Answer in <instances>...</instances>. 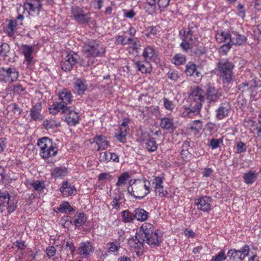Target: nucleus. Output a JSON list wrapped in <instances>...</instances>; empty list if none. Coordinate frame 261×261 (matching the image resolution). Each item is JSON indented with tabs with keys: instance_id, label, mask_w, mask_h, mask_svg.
Returning <instances> with one entry per match:
<instances>
[{
	"instance_id": "5701e85b",
	"label": "nucleus",
	"mask_w": 261,
	"mask_h": 261,
	"mask_svg": "<svg viewBox=\"0 0 261 261\" xmlns=\"http://www.w3.org/2000/svg\"><path fill=\"white\" fill-rule=\"evenodd\" d=\"M59 99L66 106L71 104L73 101L71 93L66 89H63L58 94Z\"/></svg>"
},
{
	"instance_id": "bb28decb",
	"label": "nucleus",
	"mask_w": 261,
	"mask_h": 261,
	"mask_svg": "<svg viewBox=\"0 0 261 261\" xmlns=\"http://www.w3.org/2000/svg\"><path fill=\"white\" fill-rule=\"evenodd\" d=\"M74 89L77 94H83L87 89L86 81L82 79H77L74 83Z\"/></svg>"
},
{
	"instance_id": "20e7f679",
	"label": "nucleus",
	"mask_w": 261,
	"mask_h": 261,
	"mask_svg": "<svg viewBox=\"0 0 261 261\" xmlns=\"http://www.w3.org/2000/svg\"><path fill=\"white\" fill-rule=\"evenodd\" d=\"M234 66L227 59H221L217 63V68L223 83L229 84L232 80V70Z\"/></svg>"
},
{
	"instance_id": "774afa93",
	"label": "nucleus",
	"mask_w": 261,
	"mask_h": 261,
	"mask_svg": "<svg viewBox=\"0 0 261 261\" xmlns=\"http://www.w3.org/2000/svg\"><path fill=\"white\" fill-rule=\"evenodd\" d=\"M47 255L49 257L54 256L56 252V249L54 246H49L46 249Z\"/></svg>"
},
{
	"instance_id": "aec40b11",
	"label": "nucleus",
	"mask_w": 261,
	"mask_h": 261,
	"mask_svg": "<svg viewBox=\"0 0 261 261\" xmlns=\"http://www.w3.org/2000/svg\"><path fill=\"white\" fill-rule=\"evenodd\" d=\"M142 56L145 61L151 60L156 62L158 59V55L151 46H147L143 50Z\"/></svg>"
},
{
	"instance_id": "69168bd1",
	"label": "nucleus",
	"mask_w": 261,
	"mask_h": 261,
	"mask_svg": "<svg viewBox=\"0 0 261 261\" xmlns=\"http://www.w3.org/2000/svg\"><path fill=\"white\" fill-rule=\"evenodd\" d=\"M99 161L100 162H108L110 161L109 152H103L100 153Z\"/></svg>"
},
{
	"instance_id": "49530a36",
	"label": "nucleus",
	"mask_w": 261,
	"mask_h": 261,
	"mask_svg": "<svg viewBox=\"0 0 261 261\" xmlns=\"http://www.w3.org/2000/svg\"><path fill=\"white\" fill-rule=\"evenodd\" d=\"M130 178L129 174L127 172H125L121 174L118 179L116 183L117 187H120L126 184L127 180Z\"/></svg>"
},
{
	"instance_id": "423d86ee",
	"label": "nucleus",
	"mask_w": 261,
	"mask_h": 261,
	"mask_svg": "<svg viewBox=\"0 0 261 261\" xmlns=\"http://www.w3.org/2000/svg\"><path fill=\"white\" fill-rule=\"evenodd\" d=\"M71 14L73 18L78 23H88L91 20L89 13H85L83 9L79 6L72 7Z\"/></svg>"
},
{
	"instance_id": "4468645a",
	"label": "nucleus",
	"mask_w": 261,
	"mask_h": 261,
	"mask_svg": "<svg viewBox=\"0 0 261 261\" xmlns=\"http://www.w3.org/2000/svg\"><path fill=\"white\" fill-rule=\"evenodd\" d=\"M94 251L93 245L89 241L81 243L77 248V254L83 258H87Z\"/></svg>"
},
{
	"instance_id": "6ab92c4d",
	"label": "nucleus",
	"mask_w": 261,
	"mask_h": 261,
	"mask_svg": "<svg viewBox=\"0 0 261 261\" xmlns=\"http://www.w3.org/2000/svg\"><path fill=\"white\" fill-rule=\"evenodd\" d=\"M230 111V107L229 103H222L216 111V117L218 120H222L228 116Z\"/></svg>"
},
{
	"instance_id": "c756f323",
	"label": "nucleus",
	"mask_w": 261,
	"mask_h": 261,
	"mask_svg": "<svg viewBox=\"0 0 261 261\" xmlns=\"http://www.w3.org/2000/svg\"><path fill=\"white\" fill-rule=\"evenodd\" d=\"M149 213L141 208H137L134 211V216L135 219L140 222H144L147 220Z\"/></svg>"
},
{
	"instance_id": "f3484780",
	"label": "nucleus",
	"mask_w": 261,
	"mask_h": 261,
	"mask_svg": "<svg viewBox=\"0 0 261 261\" xmlns=\"http://www.w3.org/2000/svg\"><path fill=\"white\" fill-rule=\"evenodd\" d=\"M212 200L210 197L204 196L197 199L195 203L198 209L203 212H207L211 208Z\"/></svg>"
},
{
	"instance_id": "603ef678",
	"label": "nucleus",
	"mask_w": 261,
	"mask_h": 261,
	"mask_svg": "<svg viewBox=\"0 0 261 261\" xmlns=\"http://www.w3.org/2000/svg\"><path fill=\"white\" fill-rule=\"evenodd\" d=\"M31 185L34 190L37 191H41L45 188L44 182L40 180L33 181Z\"/></svg>"
},
{
	"instance_id": "338daca9",
	"label": "nucleus",
	"mask_w": 261,
	"mask_h": 261,
	"mask_svg": "<svg viewBox=\"0 0 261 261\" xmlns=\"http://www.w3.org/2000/svg\"><path fill=\"white\" fill-rule=\"evenodd\" d=\"M238 89L239 91H241L242 92H249V86H248L247 82H244L240 84L238 86Z\"/></svg>"
},
{
	"instance_id": "9b49d317",
	"label": "nucleus",
	"mask_w": 261,
	"mask_h": 261,
	"mask_svg": "<svg viewBox=\"0 0 261 261\" xmlns=\"http://www.w3.org/2000/svg\"><path fill=\"white\" fill-rule=\"evenodd\" d=\"M179 35L182 40L180 46L184 51L187 53L192 48V45L196 38L195 36L188 34L185 31L182 30L179 32Z\"/></svg>"
},
{
	"instance_id": "39448f33",
	"label": "nucleus",
	"mask_w": 261,
	"mask_h": 261,
	"mask_svg": "<svg viewBox=\"0 0 261 261\" xmlns=\"http://www.w3.org/2000/svg\"><path fill=\"white\" fill-rule=\"evenodd\" d=\"M37 145L40 149V155L44 159L55 156L57 154V147L53 144L51 140L47 137L39 139Z\"/></svg>"
},
{
	"instance_id": "2eb2a0df",
	"label": "nucleus",
	"mask_w": 261,
	"mask_h": 261,
	"mask_svg": "<svg viewBox=\"0 0 261 261\" xmlns=\"http://www.w3.org/2000/svg\"><path fill=\"white\" fill-rule=\"evenodd\" d=\"M78 59L77 54H68L65 58L64 61L61 63V68L65 71H71L73 66L77 63Z\"/></svg>"
},
{
	"instance_id": "2f4dec72",
	"label": "nucleus",
	"mask_w": 261,
	"mask_h": 261,
	"mask_svg": "<svg viewBox=\"0 0 261 261\" xmlns=\"http://www.w3.org/2000/svg\"><path fill=\"white\" fill-rule=\"evenodd\" d=\"M34 48L32 46L24 45L22 46V51L25 57V59L28 62V64H31L32 61V54Z\"/></svg>"
},
{
	"instance_id": "dca6fc26",
	"label": "nucleus",
	"mask_w": 261,
	"mask_h": 261,
	"mask_svg": "<svg viewBox=\"0 0 261 261\" xmlns=\"http://www.w3.org/2000/svg\"><path fill=\"white\" fill-rule=\"evenodd\" d=\"M64 114L66 115L65 118L67 123L72 126H74L79 123L80 116L79 114L75 111L74 107H69L65 109Z\"/></svg>"
},
{
	"instance_id": "c85d7f7f",
	"label": "nucleus",
	"mask_w": 261,
	"mask_h": 261,
	"mask_svg": "<svg viewBox=\"0 0 261 261\" xmlns=\"http://www.w3.org/2000/svg\"><path fill=\"white\" fill-rule=\"evenodd\" d=\"M160 126L162 128L168 130H173L175 128L173 119L167 117L162 118L161 119Z\"/></svg>"
},
{
	"instance_id": "72a5a7b5",
	"label": "nucleus",
	"mask_w": 261,
	"mask_h": 261,
	"mask_svg": "<svg viewBox=\"0 0 261 261\" xmlns=\"http://www.w3.org/2000/svg\"><path fill=\"white\" fill-rule=\"evenodd\" d=\"M257 173L253 171H250L243 175L244 182L247 184H252L257 178Z\"/></svg>"
},
{
	"instance_id": "c03bdc74",
	"label": "nucleus",
	"mask_w": 261,
	"mask_h": 261,
	"mask_svg": "<svg viewBox=\"0 0 261 261\" xmlns=\"http://www.w3.org/2000/svg\"><path fill=\"white\" fill-rule=\"evenodd\" d=\"M17 201L14 198L10 199V200L7 202L6 206H5L9 213H11L15 211L17 207Z\"/></svg>"
},
{
	"instance_id": "a878e982",
	"label": "nucleus",
	"mask_w": 261,
	"mask_h": 261,
	"mask_svg": "<svg viewBox=\"0 0 261 261\" xmlns=\"http://www.w3.org/2000/svg\"><path fill=\"white\" fill-rule=\"evenodd\" d=\"M68 107H69L61 101L60 102H54L49 110L50 113L52 114L55 115L59 112H61L62 113L64 114V111H66L65 109H67Z\"/></svg>"
},
{
	"instance_id": "37998d69",
	"label": "nucleus",
	"mask_w": 261,
	"mask_h": 261,
	"mask_svg": "<svg viewBox=\"0 0 261 261\" xmlns=\"http://www.w3.org/2000/svg\"><path fill=\"white\" fill-rule=\"evenodd\" d=\"M16 20H10L7 26V33L9 37H13L16 30Z\"/></svg>"
},
{
	"instance_id": "8fccbe9b",
	"label": "nucleus",
	"mask_w": 261,
	"mask_h": 261,
	"mask_svg": "<svg viewBox=\"0 0 261 261\" xmlns=\"http://www.w3.org/2000/svg\"><path fill=\"white\" fill-rule=\"evenodd\" d=\"M86 221L84 218V214L80 213L78 214L74 220V224L76 227L82 226Z\"/></svg>"
},
{
	"instance_id": "393cba45",
	"label": "nucleus",
	"mask_w": 261,
	"mask_h": 261,
	"mask_svg": "<svg viewBox=\"0 0 261 261\" xmlns=\"http://www.w3.org/2000/svg\"><path fill=\"white\" fill-rule=\"evenodd\" d=\"M231 31H218L216 34V39L218 43H228L231 41Z\"/></svg>"
},
{
	"instance_id": "6e6d98bb",
	"label": "nucleus",
	"mask_w": 261,
	"mask_h": 261,
	"mask_svg": "<svg viewBox=\"0 0 261 261\" xmlns=\"http://www.w3.org/2000/svg\"><path fill=\"white\" fill-rule=\"evenodd\" d=\"M232 44L230 42L226 43L222 45L219 49V51L225 55L227 54L229 50L232 47Z\"/></svg>"
},
{
	"instance_id": "ea45409f",
	"label": "nucleus",
	"mask_w": 261,
	"mask_h": 261,
	"mask_svg": "<svg viewBox=\"0 0 261 261\" xmlns=\"http://www.w3.org/2000/svg\"><path fill=\"white\" fill-rule=\"evenodd\" d=\"M10 198V196L8 192H3L0 191V207L4 208L3 207L6 206Z\"/></svg>"
},
{
	"instance_id": "b1692460",
	"label": "nucleus",
	"mask_w": 261,
	"mask_h": 261,
	"mask_svg": "<svg viewBox=\"0 0 261 261\" xmlns=\"http://www.w3.org/2000/svg\"><path fill=\"white\" fill-rule=\"evenodd\" d=\"M60 191L65 196H69L71 195H75L76 192V188L74 186H71L67 181H64Z\"/></svg>"
},
{
	"instance_id": "f03ea898",
	"label": "nucleus",
	"mask_w": 261,
	"mask_h": 261,
	"mask_svg": "<svg viewBox=\"0 0 261 261\" xmlns=\"http://www.w3.org/2000/svg\"><path fill=\"white\" fill-rule=\"evenodd\" d=\"M150 181L148 180L136 179L129 182L127 187L128 193L136 199H142L150 193Z\"/></svg>"
},
{
	"instance_id": "e2e57ef3",
	"label": "nucleus",
	"mask_w": 261,
	"mask_h": 261,
	"mask_svg": "<svg viewBox=\"0 0 261 261\" xmlns=\"http://www.w3.org/2000/svg\"><path fill=\"white\" fill-rule=\"evenodd\" d=\"M170 1V0H158L157 4L159 9H160L161 11L163 10L169 5Z\"/></svg>"
},
{
	"instance_id": "9d476101",
	"label": "nucleus",
	"mask_w": 261,
	"mask_h": 261,
	"mask_svg": "<svg viewBox=\"0 0 261 261\" xmlns=\"http://www.w3.org/2000/svg\"><path fill=\"white\" fill-rule=\"evenodd\" d=\"M205 96H206L208 106H211L214 105L222 96V94L214 86L208 84L206 86Z\"/></svg>"
},
{
	"instance_id": "bf43d9fd",
	"label": "nucleus",
	"mask_w": 261,
	"mask_h": 261,
	"mask_svg": "<svg viewBox=\"0 0 261 261\" xmlns=\"http://www.w3.org/2000/svg\"><path fill=\"white\" fill-rule=\"evenodd\" d=\"M12 111L14 114L19 116L22 112V110L16 103H13L10 105Z\"/></svg>"
},
{
	"instance_id": "4be33fe9",
	"label": "nucleus",
	"mask_w": 261,
	"mask_h": 261,
	"mask_svg": "<svg viewBox=\"0 0 261 261\" xmlns=\"http://www.w3.org/2000/svg\"><path fill=\"white\" fill-rule=\"evenodd\" d=\"M42 106L41 103H37L33 106L30 110V117L34 121L41 120L43 119L41 111Z\"/></svg>"
},
{
	"instance_id": "3c124183",
	"label": "nucleus",
	"mask_w": 261,
	"mask_h": 261,
	"mask_svg": "<svg viewBox=\"0 0 261 261\" xmlns=\"http://www.w3.org/2000/svg\"><path fill=\"white\" fill-rule=\"evenodd\" d=\"M122 199V195L119 193L117 196H115L113 198L112 201L111 202V205L113 208L118 209L121 203L120 201Z\"/></svg>"
},
{
	"instance_id": "473e14b6",
	"label": "nucleus",
	"mask_w": 261,
	"mask_h": 261,
	"mask_svg": "<svg viewBox=\"0 0 261 261\" xmlns=\"http://www.w3.org/2000/svg\"><path fill=\"white\" fill-rule=\"evenodd\" d=\"M185 73L188 76L199 77L200 73L196 70V66L193 63H189L186 67Z\"/></svg>"
},
{
	"instance_id": "de8ad7c7",
	"label": "nucleus",
	"mask_w": 261,
	"mask_h": 261,
	"mask_svg": "<svg viewBox=\"0 0 261 261\" xmlns=\"http://www.w3.org/2000/svg\"><path fill=\"white\" fill-rule=\"evenodd\" d=\"M10 46L7 43L0 42V56L6 58L10 51Z\"/></svg>"
},
{
	"instance_id": "58836bf2",
	"label": "nucleus",
	"mask_w": 261,
	"mask_h": 261,
	"mask_svg": "<svg viewBox=\"0 0 261 261\" xmlns=\"http://www.w3.org/2000/svg\"><path fill=\"white\" fill-rule=\"evenodd\" d=\"M58 211L61 213L71 214L74 212L73 208L70 205L68 202H64L62 203L59 207L57 208Z\"/></svg>"
},
{
	"instance_id": "13d9d810",
	"label": "nucleus",
	"mask_w": 261,
	"mask_h": 261,
	"mask_svg": "<svg viewBox=\"0 0 261 261\" xmlns=\"http://www.w3.org/2000/svg\"><path fill=\"white\" fill-rule=\"evenodd\" d=\"M221 143H222V139H216L213 138L210 141L209 146L212 149H215L217 148L219 146L220 144Z\"/></svg>"
},
{
	"instance_id": "052dcab7",
	"label": "nucleus",
	"mask_w": 261,
	"mask_h": 261,
	"mask_svg": "<svg viewBox=\"0 0 261 261\" xmlns=\"http://www.w3.org/2000/svg\"><path fill=\"white\" fill-rule=\"evenodd\" d=\"M225 253L223 251H220L218 254L215 255L212 259V261H224L226 258Z\"/></svg>"
},
{
	"instance_id": "7c9ffc66",
	"label": "nucleus",
	"mask_w": 261,
	"mask_h": 261,
	"mask_svg": "<svg viewBox=\"0 0 261 261\" xmlns=\"http://www.w3.org/2000/svg\"><path fill=\"white\" fill-rule=\"evenodd\" d=\"M129 46V49H132L133 53L138 54L140 49L141 44L137 38H129L126 40V45Z\"/></svg>"
},
{
	"instance_id": "ddd939ff",
	"label": "nucleus",
	"mask_w": 261,
	"mask_h": 261,
	"mask_svg": "<svg viewBox=\"0 0 261 261\" xmlns=\"http://www.w3.org/2000/svg\"><path fill=\"white\" fill-rule=\"evenodd\" d=\"M42 7L41 0H27L22 6L23 12L27 11L29 13L31 11L34 13L36 12L37 15L39 14Z\"/></svg>"
},
{
	"instance_id": "79ce46f5",
	"label": "nucleus",
	"mask_w": 261,
	"mask_h": 261,
	"mask_svg": "<svg viewBox=\"0 0 261 261\" xmlns=\"http://www.w3.org/2000/svg\"><path fill=\"white\" fill-rule=\"evenodd\" d=\"M51 174L55 177L65 176L66 174V169L62 167H56L51 170Z\"/></svg>"
},
{
	"instance_id": "09e8293b",
	"label": "nucleus",
	"mask_w": 261,
	"mask_h": 261,
	"mask_svg": "<svg viewBox=\"0 0 261 261\" xmlns=\"http://www.w3.org/2000/svg\"><path fill=\"white\" fill-rule=\"evenodd\" d=\"M148 62L144 63L141 62H138L136 63V66L139 71L142 73H147L150 72Z\"/></svg>"
},
{
	"instance_id": "1a4fd4ad",
	"label": "nucleus",
	"mask_w": 261,
	"mask_h": 261,
	"mask_svg": "<svg viewBox=\"0 0 261 261\" xmlns=\"http://www.w3.org/2000/svg\"><path fill=\"white\" fill-rule=\"evenodd\" d=\"M249 246L245 245L240 249H231L228 251L227 256L233 261H242L249 253Z\"/></svg>"
},
{
	"instance_id": "f704fd0d",
	"label": "nucleus",
	"mask_w": 261,
	"mask_h": 261,
	"mask_svg": "<svg viewBox=\"0 0 261 261\" xmlns=\"http://www.w3.org/2000/svg\"><path fill=\"white\" fill-rule=\"evenodd\" d=\"M203 127L202 122L200 120H194L189 124V129L194 132L195 134H197Z\"/></svg>"
},
{
	"instance_id": "f8f14e48",
	"label": "nucleus",
	"mask_w": 261,
	"mask_h": 261,
	"mask_svg": "<svg viewBox=\"0 0 261 261\" xmlns=\"http://www.w3.org/2000/svg\"><path fill=\"white\" fill-rule=\"evenodd\" d=\"M189 98L196 103L202 104L205 99L204 91L199 86L191 88L189 92Z\"/></svg>"
},
{
	"instance_id": "5fc2aeb1",
	"label": "nucleus",
	"mask_w": 261,
	"mask_h": 261,
	"mask_svg": "<svg viewBox=\"0 0 261 261\" xmlns=\"http://www.w3.org/2000/svg\"><path fill=\"white\" fill-rule=\"evenodd\" d=\"M163 100L165 108L167 110L170 111L171 112L173 111L175 107V105L173 103V102L166 97H164Z\"/></svg>"
},
{
	"instance_id": "f257e3e1",
	"label": "nucleus",
	"mask_w": 261,
	"mask_h": 261,
	"mask_svg": "<svg viewBox=\"0 0 261 261\" xmlns=\"http://www.w3.org/2000/svg\"><path fill=\"white\" fill-rule=\"evenodd\" d=\"M162 233L158 230H154L153 225L144 223L140 231L136 233L135 238L128 240V243L131 248L140 249L146 242L151 247L159 246L162 242Z\"/></svg>"
},
{
	"instance_id": "a19ab883",
	"label": "nucleus",
	"mask_w": 261,
	"mask_h": 261,
	"mask_svg": "<svg viewBox=\"0 0 261 261\" xmlns=\"http://www.w3.org/2000/svg\"><path fill=\"white\" fill-rule=\"evenodd\" d=\"M122 217L125 223H132L135 219L134 213H131L128 210H125L122 212Z\"/></svg>"
},
{
	"instance_id": "0eeeda50",
	"label": "nucleus",
	"mask_w": 261,
	"mask_h": 261,
	"mask_svg": "<svg viewBox=\"0 0 261 261\" xmlns=\"http://www.w3.org/2000/svg\"><path fill=\"white\" fill-rule=\"evenodd\" d=\"M151 186L153 189L156 196L160 197H165L168 195V192L163 186L164 178L160 176H155L150 181Z\"/></svg>"
},
{
	"instance_id": "a211bd4d",
	"label": "nucleus",
	"mask_w": 261,
	"mask_h": 261,
	"mask_svg": "<svg viewBox=\"0 0 261 261\" xmlns=\"http://www.w3.org/2000/svg\"><path fill=\"white\" fill-rule=\"evenodd\" d=\"M202 104L199 103H195L194 105H191L190 108H185L182 113V117L193 118L194 116L200 114Z\"/></svg>"
},
{
	"instance_id": "e433bc0d",
	"label": "nucleus",
	"mask_w": 261,
	"mask_h": 261,
	"mask_svg": "<svg viewBox=\"0 0 261 261\" xmlns=\"http://www.w3.org/2000/svg\"><path fill=\"white\" fill-rule=\"evenodd\" d=\"M146 147L149 152L155 151L158 148V144L156 143L155 138H150L146 142Z\"/></svg>"
},
{
	"instance_id": "4d7b16f0",
	"label": "nucleus",
	"mask_w": 261,
	"mask_h": 261,
	"mask_svg": "<svg viewBox=\"0 0 261 261\" xmlns=\"http://www.w3.org/2000/svg\"><path fill=\"white\" fill-rule=\"evenodd\" d=\"M167 76L169 79L174 81H177L179 77L178 72L176 70L172 69L168 71Z\"/></svg>"
},
{
	"instance_id": "4c0bfd02",
	"label": "nucleus",
	"mask_w": 261,
	"mask_h": 261,
	"mask_svg": "<svg viewBox=\"0 0 261 261\" xmlns=\"http://www.w3.org/2000/svg\"><path fill=\"white\" fill-rule=\"evenodd\" d=\"M171 62L176 66L183 65L186 62V57L181 54H177L173 57Z\"/></svg>"
},
{
	"instance_id": "a18cd8bd",
	"label": "nucleus",
	"mask_w": 261,
	"mask_h": 261,
	"mask_svg": "<svg viewBox=\"0 0 261 261\" xmlns=\"http://www.w3.org/2000/svg\"><path fill=\"white\" fill-rule=\"evenodd\" d=\"M157 6L156 0H146V5L145 7L147 9V11H149L150 13L155 12Z\"/></svg>"
},
{
	"instance_id": "6e6552de",
	"label": "nucleus",
	"mask_w": 261,
	"mask_h": 261,
	"mask_svg": "<svg viewBox=\"0 0 261 261\" xmlns=\"http://www.w3.org/2000/svg\"><path fill=\"white\" fill-rule=\"evenodd\" d=\"M18 76V72L14 67L0 69V81L1 82H13L17 80Z\"/></svg>"
},
{
	"instance_id": "864d4df0",
	"label": "nucleus",
	"mask_w": 261,
	"mask_h": 261,
	"mask_svg": "<svg viewBox=\"0 0 261 261\" xmlns=\"http://www.w3.org/2000/svg\"><path fill=\"white\" fill-rule=\"evenodd\" d=\"M182 31H185L188 34H191L192 35H194L195 36V34L197 32V27L193 22L190 23L188 28L187 29H183Z\"/></svg>"
},
{
	"instance_id": "7ed1b4c3",
	"label": "nucleus",
	"mask_w": 261,
	"mask_h": 261,
	"mask_svg": "<svg viewBox=\"0 0 261 261\" xmlns=\"http://www.w3.org/2000/svg\"><path fill=\"white\" fill-rule=\"evenodd\" d=\"M85 57L88 59H93L98 57H102L106 52L103 44L96 40H91L84 43L83 47Z\"/></svg>"
},
{
	"instance_id": "cd10ccee",
	"label": "nucleus",
	"mask_w": 261,
	"mask_h": 261,
	"mask_svg": "<svg viewBox=\"0 0 261 261\" xmlns=\"http://www.w3.org/2000/svg\"><path fill=\"white\" fill-rule=\"evenodd\" d=\"M93 139V142L98 146V150L106 149L109 145L106 137L103 135L96 136Z\"/></svg>"
},
{
	"instance_id": "0e129e2a",
	"label": "nucleus",
	"mask_w": 261,
	"mask_h": 261,
	"mask_svg": "<svg viewBox=\"0 0 261 261\" xmlns=\"http://www.w3.org/2000/svg\"><path fill=\"white\" fill-rule=\"evenodd\" d=\"M238 9V15L242 18H244L245 16V10L244 6L242 4H239L237 7Z\"/></svg>"
},
{
	"instance_id": "680f3d73",
	"label": "nucleus",
	"mask_w": 261,
	"mask_h": 261,
	"mask_svg": "<svg viewBox=\"0 0 261 261\" xmlns=\"http://www.w3.org/2000/svg\"><path fill=\"white\" fill-rule=\"evenodd\" d=\"M237 152L238 153H241L246 151V144L242 141L239 142L236 146Z\"/></svg>"
},
{
	"instance_id": "412c9836",
	"label": "nucleus",
	"mask_w": 261,
	"mask_h": 261,
	"mask_svg": "<svg viewBox=\"0 0 261 261\" xmlns=\"http://www.w3.org/2000/svg\"><path fill=\"white\" fill-rule=\"evenodd\" d=\"M247 41V37L236 31H231L230 43L232 45L241 46Z\"/></svg>"
},
{
	"instance_id": "c9c22d12",
	"label": "nucleus",
	"mask_w": 261,
	"mask_h": 261,
	"mask_svg": "<svg viewBox=\"0 0 261 261\" xmlns=\"http://www.w3.org/2000/svg\"><path fill=\"white\" fill-rule=\"evenodd\" d=\"M247 83L248 86H249V92L255 91L261 87V81L257 80L256 78L253 79L247 82Z\"/></svg>"
}]
</instances>
